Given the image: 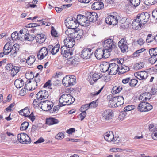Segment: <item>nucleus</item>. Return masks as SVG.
Here are the masks:
<instances>
[{"mask_svg": "<svg viewBox=\"0 0 157 157\" xmlns=\"http://www.w3.org/2000/svg\"><path fill=\"white\" fill-rule=\"evenodd\" d=\"M75 99L71 94H64L61 95L59 99V106L61 107L70 105L73 103Z\"/></svg>", "mask_w": 157, "mask_h": 157, "instance_id": "obj_1", "label": "nucleus"}, {"mask_svg": "<svg viewBox=\"0 0 157 157\" xmlns=\"http://www.w3.org/2000/svg\"><path fill=\"white\" fill-rule=\"evenodd\" d=\"M67 27L68 29L65 31V33L70 38L72 39V40L77 37H81V35L78 33V31H80V29L78 28V27L76 28L75 26Z\"/></svg>", "mask_w": 157, "mask_h": 157, "instance_id": "obj_2", "label": "nucleus"}, {"mask_svg": "<svg viewBox=\"0 0 157 157\" xmlns=\"http://www.w3.org/2000/svg\"><path fill=\"white\" fill-rule=\"evenodd\" d=\"M121 18L120 15L115 13L113 15L108 16L105 18V21L107 24L115 25L117 24L118 20Z\"/></svg>", "mask_w": 157, "mask_h": 157, "instance_id": "obj_3", "label": "nucleus"}, {"mask_svg": "<svg viewBox=\"0 0 157 157\" xmlns=\"http://www.w3.org/2000/svg\"><path fill=\"white\" fill-rule=\"evenodd\" d=\"M153 108L152 105L147 102L143 101L141 102L138 106V110L141 112H148Z\"/></svg>", "mask_w": 157, "mask_h": 157, "instance_id": "obj_4", "label": "nucleus"}, {"mask_svg": "<svg viewBox=\"0 0 157 157\" xmlns=\"http://www.w3.org/2000/svg\"><path fill=\"white\" fill-rule=\"evenodd\" d=\"M19 113L21 115L25 117H27L30 119L32 122L34 121L35 119L33 112H31L30 114L29 109L28 107H26L24 109L19 111Z\"/></svg>", "mask_w": 157, "mask_h": 157, "instance_id": "obj_5", "label": "nucleus"}, {"mask_svg": "<svg viewBox=\"0 0 157 157\" xmlns=\"http://www.w3.org/2000/svg\"><path fill=\"white\" fill-rule=\"evenodd\" d=\"M150 17V15L147 12H144L138 14L136 16V20L138 21H140L142 23L143 25H144L148 21Z\"/></svg>", "mask_w": 157, "mask_h": 157, "instance_id": "obj_6", "label": "nucleus"}, {"mask_svg": "<svg viewBox=\"0 0 157 157\" xmlns=\"http://www.w3.org/2000/svg\"><path fill=\"white\" fill-rule=\"evenodd\" d=\"M17 139L19 142L23 144H28L31 142L30 138L27 134L24 133H21L18 134Z\"/></svg>", "mask_w": 157, "mask_h": 157, "instance_id": "obj_7", "label": "nucleus"}, {"mask_svg": "<svg viewBox=\"0 0 157 157\" xmlns=\"http://www.w3.org/2000/svg\"><path fill=\"white\" fill-rule=\"evenodd\" d=\"M40 103L41 108L44 111H48L51 110L54 106L53 102L48 100L43 101Z\"/></svg>", "mask_w": 157, "mask_h": 157, "instance_id": "obj_8", "label": "nucleus"}, {"mask_svg": "<svg viewBox=\"0 0 157 157\" xmlns=\"http://www.w3.org/2000/svg\"><path fill=\"white\" fill-rule=\"evenodd\" d=\"M94 52L90 48H85L81 52L80 56L83 59H87L91 58Z\"/></svg>", "mask_w": 157, "mask_h": 157, "instance_id": "obj_9", "label": "nucleus"}, {"mask_svg": "<svg viewBox=\"0 0 157 157\" xmlns=\"http://www.w3.org/2000/svg\"><path fill=\"white\" fill-rule=\"evenodd\" d=\"M104 137L105 139L109 142H115L117 140L116 137H114L113 132L112 131H108L105 132L104 135Z\"/></svg>", "mask_w": 157, "mask_h": 157, "instance_id": "obj_10", "label": "nucleus"}, {"mask_svg": "<svg viewBox=\"0 0 157 157\" xmlns=\"http://www.w3.org/2000/svg\"><path fill=\"white\" fill-rule=\"evenodd\" d=\"M104 48L112 50L113 48H115L116 44L114 43L113 40L111 39H108L104 40L103 42Z\"/></svg>", "mask_w": 157, "mask_h": 157, "instance_id": "obj_11", "label": "nucleus"}, {"mask_svg": "<svg viewBox=\"0 0 157 157\" xmlns=\"http://www.w3.org/2000/svg\"><path fill=\"white\" fill-rule=\"evenodd\" d=\"M114 113L113 110L107 109L104 110L102 114L103 118L106 121L111 119L114 117Z\"/></svg>", "mask_w": 157, "mask_h": 157, "instance_id": "obj_12", "label": "nucleus"}, {"mask_svg": "<svg viewBox=\"0 0 157 157\" xmlns=\"http://www.w3.org/2000/svg\"><path fill=\"white\" fill-rule=\"evenodd\" d=\"M61 53L63 56L66 57L67 58L69 56L73 54L72 49H70L67 47V46H63L60 48Z\"/></svg>", "mask_w": 157, "mask_h": 157, "instance_id": "obj_13", "label": "nucleus"}, {"mask_svg": "<svg viewBox=\"0 0 157 157\" xmlns=\"http://www.w3.org/2000/svg\"><path fill=\"white\" fill-rule=\"evenodd\" d=\"M109 74L110 75H114L119 72V66L115 63H111L109 65Z\"/></svg>", "mask_w": 157, "mask_h": 157, "instance_id": "obj_14", "label": "nucleus"}, {"mask_svg": "<svg viewBox=\"0 0 157 157\" xmlns=\"http://www.w3.org/2000/svg\"><path fill=\"white\" fill-rule=\"evenodd\" d=\"M118 45L121 52L124 53L128 49V46L125 38H122L118 42Z\"/></svg>", "mask_w": 157, "mask_h": 157, "instance_id": "obj_15", "label": "nucleus"}, {"mask_svg": "<svg viewBox=\"0 0 157 157\" xmlns=\"http://www.w3.org/2000/svg\"><path fill=\"white\" fill-rule=\"evenodd\" d=\"M116 98L112 94L108 95L107 97V99L108 101V105L110 107L116 108Z\"/></svg>", "mask_w": 157, "mask_h": 157, "instance_id": "obj_16", "label": "nucleus"}, {"mask_svg": "<svg viewBox=\"0 0 157 157\" xmlns=\"http://www.w3.org/2000/svg\"><path fill=\"white\" fill-rule=\"evenodd\" d=\"M66 21L65 22V25L66 27H71L75 26L76 28L78 27L76 25H72L71 24H74L75 25H77V22L78 20L77 18L76 19L73 17H69L66 20Z\"/></svg>", "mask_w": 157, "mask_h": 157, "instance_id": "obj_17", "label": "nucleus"}, {"mask_svg": "<svg viewBox=\"0 0 157 157\" xmlns=\"http://www.w3.org/2000/svg\"><path fill=\"white\" fill-rule=\"evenodd\" d=\"M86 15L87 19L91 22H94L98 20L97 14L95 12H88Z\"/></svg>", "mask_w": 157, "mask_h": 157, "instance_id": "obj_18", "label": "nucleus"}, {"mask_svg": "<svg viewBox=\"0 0 157 157\" xmlns=\"http://www.w3.org/2000/svg\"><path fill=\"white\" fill-rule=\"evenodd\" d=\"M48 96V93L46 90H44L39 91L36 95V98L40 100L47 98Z\"/></svg>", "mask_w": 157, "mask_h": 157, "instance_id": "obj_19", "label": "nucleus"}, {"mask_svg": "<svg viewBox=\"0 0 157 157\" xmlns=\"http://www.w3.org/2000/svg\"><path fill=\"white\" fill-rule=\"evenodd\" d=\"M80 61V59L77 56H75L69 58L67 61V64L72 66L77 65Z\"/></svg>", "mask_w": 157, "mask_h": 157, "instance_id": "obj_20", "label": "nucleus"}, {"mask_svg": "<svg viewBox=\"0 0 157 157\" xmlns=\"http://www.w3.org/2000/svg\"><path fill=\"white\" fill-rule=\"evenodd\" d=\"M104 5L102 2L100 1L96 2L91 5V8L94 10H100L104 8Z\"/></svg>", "mask_w": 157, "mask_h": 157, "instance_id": "obj_21", "label": "nucleus"}, {"mask_svg": "<svg viewBox=\"0 0 157 157\" xmlns=\"http://www.w3.org/2000/svg\"><path fill=\"white\" fill-rule=\"evenodd\" d=\"M104 48H100L97 49L95 52L94 55L95 57L98 60H100L104 58Z\"/></svg>", "mask_w": 157, "mask_h": 157, "instance_id": "obj_22", "label": "nucleus"}, {"mask_svg": "<svg viewBox=\"0 0 157 157\" xmlns=\"http://www.w3.org/2000/svg\"><path fill=\"white\" fill-rule=\"evenodd\" d=\"M37 42L40 44L44 42L46 38V36L44 34H38L34 36Z\"/></svg>", "mask_w": 157, "mask_h": 157, "instance_id": "obj_23", "label": "nucleus"}, {"mask_svg": "<svg viewBox=\"0 0 157 157\" xmlns=\"http://www.w3.org/2000/svg\"><path fill=\"white\" fill-rule=\"evenodd\" d=\"M136 74L138 76L137 78L140 80L145 79L147 77V73L145 71L138 72Z\"/></svg>", "mask_w": 157, "mask_h": 157, "instance_id": "obj_24", "label": "nucleus"}, {"mask_svg": "<svg viewBox=\"0 0 157 157\" xmlns=\"http://www.w3.org/2000/svg\"><path fill=\"white\" fill-rule=\"evenodd\" d=\"M132 25L133 29H135L136 30L139 29L141 28L142 26H143L142 23L140 22V21H137L136 20V19H134L133 21Z\"/></svg>", "mask_w": 157, "mask_h": 157, "instance_id": "obj_25", "label": "nucleus"}, {"mask_svg": "<svg viewBox=\"0 0 157 157\" xmlns=\"http://www.w3.org/2000/svg\"><path fill=\"white\" fill-rule=\"evenodd\" d=\"M46 124L49 125H52L58 123L59 121L56 119L50 117L46 119Z\"/></svg>", "mask_w": 157, "mask_h": 157, "instance_id": "obj_26", "label": "nucleus"}, {"mask_svg": "<svg viewBox=\"0 0 157 157\" xmlns=\"http://www.w3.org/2000/svg\"><path fill=\"white\" fill-rule=\"evenodd\" d=\"M77 18L78 20L77 23H78L79 24H80L81 25H82V23H83L84 24L85 22V20L87 19V16H86L81 14L78 15Z\"/></svg>", "mask_w": 157, "mask_h": 157, "instance_id": "obj_27", "label": "nucleus"}, {"mask_svg": "<svg viewBox=\"0 0 157 157\" xmlns=\"http://www.w3.org/2000/svg\"><path fill=\"white\" fill-rule=\"evenodd\" d=\"M98 74L94 73L90 77V78L89 79V82L91 84H94L95 82L97 81L98 79H99L101 77Z\"/></svg>", "mask_w": 157, "mask_h": 157, "instance_id": "obj_28", "label": "nucleus"}, {"mask_svg": "<svg viewBox=\"0 0 157 157\" xmlns=\"http://www.w3.org/2000/svg\"><path fill=\"white\" fill-rule=\"evenodd\" d=\"M14 84L17 88H20L24 85V82L22 79L19 78L15 80Z\"/></svg>", "mask_w": 157, "mask_h": 157, "instance_id": "obj_29", "label": "nucleus"}, {"mask_svg": "<svg viewBox=\"0 0 157 157\" xmlns=\"http://www.w3.org/2000/svg\"><path fill=\"white\" fill-rule=\"evenodd\" d=\"M116 98V106L117 107L120 106L122 105L124 102V100L123 97L122 96H118L115 97Z\"/></svg>", "mask_w": 157, "mask_h": 157, "instance_id": "obj_30", "label": "nucleus"}, {"mask_svg": "<svg viewBox=\"0 0 157 157\" xmlns=\"http://www.w3.org/2000/svg\"><path fill=\"white\" fill-rule=\"evenodd\" d=\"M119 70H120L119 71L118 74L120 75L123 74L128 71L130 70V68L128 67L123 65L119 67Z\"/></svg>", "mask_w": 157, "mask_h": 157, "instance_id": "obj_31", "label": "nucleus"}, {"mask_svg": "<svg viewBox=\"0 0 157 157\" xmlns=\"http://www.w3.org/2000/svg\"><path fill=\"white\" fill-rule=\"evenodd\" d=\"M140 2V0H130L129 5L133 8L138 6Z\"/></svg>", "mask_w": 157, "mask_h": 157, "instance_id": "obj_32", "label": "nucleus"}, {"mask_svg": "<svg viewBox=\"0 0 157 157\" xmlns=\"http://www.w3.org/2000/svg\"><path fill=\"white\" fill-rule=\"evenodd\" d=\"M67 39L64 40V46H67V47H68V48L72 49V48L75 44V41L74 40L70 41V39L69 40V41H67Z\"/></svg>", "mask_w": 157, "mask_h": 157, "instance_id": "obj_33", "label": "nucleus"}, {"mask_svg": "<svg viewBox=\"0 0 157 157\" xmlns=\"http://www.w3.org/2000/svg\"><path fill=\"white\" fill-rule=\"evenodd\" d=\"M69 80H70L69 76L67 75L65 77H64L62 80L63 84L66 87L70 86Z\"/></svg>", "mask_w": 157, "mask_h": 157, "instance_id": "obj_34", "label": "nucleus"}, {"mask_svg": "<svg viewBox=\"0 0 157 157\" xmlns=\"http://www.w3.org/2000/svg\"><path fill=\"white\" fill-rule=\"evenodd\" d=\"M109 63L108 62H104L103 63L102 66H101V71L105 73L108 70H109Z\"/></svg>", "mask_w": 157, "mask_h": 157, "instance_id": "obj_35", "label": "nucleus"}, {"mask_svg": "<svg viewBox=\"0 0 157 157\" xmlns=\"http://www.w3.org/2000/svg\"><path fill=\"white\" fill-rule=\"evenodd\" d=\"M21 67L17 66H13L11 72L12 76H15L20 71Z\"/></svg>", "mask_w": 157, "mask_h": 157, "instance_id": "obj_36", "label": "nucleus"}, {"mask_svg": "<svg viewBox=\"0 0 157 157\" xmlns=\"http://www.w3.org/2000/svg\"><path fill=\"white\" fill-rule=\"evenodd\" d=\"M36 59L33 55H31L29 56L26 60V63L29 65H31L33 64L35 61Z\"/></svg>", "mask_w": 157, "mask_h": 157, "instance_id": "obj_37", "label": "nucleus"}, {"mask_svg": "<svg viewBox=\"0 0 157 157\" xmlns=\"http://www.w3.org/2000/svg\"><path fill=\"white\" fill-rule=\"evenodd\" d=\"M142 97L145 101H148L149 100L151 97V94L149 92H145L143 93L142 94Z\"/></svg>", "mask_w": 157, "mask_h": 157, "instance_id": "obj_38", "label": "nucleus"}, {"mask_svg": "<svg viewBox=\"0 0 157 157\" xmlns=\"http://www.w3.org/2000/svg\"><path fill=\"white\" fill-rule=\"evenodd\" d=\"M59 46V45L58 44H56L54 47L52 45H49L48 46L47 48V50L48 51H49L50 50L51 53L53 55H55V53H54V49L55 48H57L58 47L57 46Z\"/></svg>", "mask_w": 157, "mask_h": 157, "instance_id": "obj_39", "label": "nucleus"}, {"mask_svg": "<svg viewBox=\"0 0 157 157\" xmlns=\"http://www.w3.org/2000/svg\"><path fill=\"white\" fill-rule=\"evenodd\" d=\"M149 52L150 56H157V47L149 49Z\"/></svg>", "mask_w": 157, "mask_h": 157, "instance_id": "obj_40", "label": "nucleus"}, {"mask_svg": "<svg viewBox=\"0 0 157 157\" xmlns=\"http://www.w3.org/2000/svg\"><path fill=\"white\" fill-rule=\"evenodd\" d=\"M51 29V33L52 36L55 37H57L59 36V34H58L56 30L55 29L53 26H52Z\"/></svg>", "mask_w": 157, "mask_h": 157, "instance_id": "obj_41", "label": "nucleus"}, {"mask_svg": "<svg viewBox=\"0 0 157 157\" xmlns=\"http://www.w3.org/2000/svg\"><path fill=\"white\" fill-rule=\"evenodd\" d=\"M144 2L146 5H150L157 3V0H144Z\"/></svg>", "mask_w": 157, "mask_h": 157, "instance_id": "obj_42", "label": "nucleus"}, {"mask_svg": "<svg viewBox=\"0 0 157 157\" xmlns=\"http://www.w3.org/2000/svg\"><path fill=\"white\" fill-rule=\"evenodd\" d=\"M104 48V51L105 52H104V58H107L109 57L110 56V52L112 50H109V49H107L105 48Z\"/></svg>", "mask_w": 157, "mask_h": 157, "instance_id": "obj_43", "label": "nucleus"}, {"mask_svg": "<svg viewBox=\"0 0 157 157\" xmlns=\"http://www.w3.org/2000/svg\"><path fill=\"white\" fill-rule=\"evenodd\" d=\"M29 125V124L28 122L25 121L22 123L21 125L20 129L21 130H26Z\"/></svg>", "mask_w": 157, "mask_h": 157, "instance_id": "obj_44", "label": "nucleus"}, {"mask_svg": "<svg viewBox=\"0 0 157 157\" xmlns=\"http://www.w3.org/2000/svg\"><path fill=\"white\" fill-rule=\"evenodd\" d=\"M151 57L149 58V62L152 64L155 63L157 61V56H151Z\"/></svg>", "mask_w": 157, "mask_h": 157, "instance_id": "obj_45", "label": "nucleus"}, {"mask_svg": "<svg viewBox=\"0 0 157 157\" xmlns=\"http://www.w3.org/2000/svg\"><path fill=\"white\" fill-rule=\"evenodd\" d=\"M20 34L16 31L13 32L11 34V37L13 40H16L17 39L19 40Z\"/></svg>", "mask_w": 157, "mask_h": 157, "instance_id": "obj_46", "label": "nucleus"}, {"mask_svg": "<svg viewBox=\"0 0 157 157\" xmlns=\"http://www.w3.org/2000/svg\"><path fill=\"white\" fill-rule=\"evenodd\" d=\"M135 108V106L134 105H128L124 109V111H128L133 110Z\"/></svg>", "mask_w": 157, "mask_h": 157, "instance_id": "obj_47", "label": "nucleus"}, {"mask_svg": "<svg viewBox=\"0 0 157 157\" xmlns=\"http://www.w3.org/2000/svg\"><path fill=\"white\" fill-rule=\"evenodd\" d=\"M70 80H69V83L70 86H72L75 85L76 82V78L74 77H72V76L70 77L69 76Z\"/></svg>", "mask_w": 157, "mask_h": 157, "instance_id": "obj_48", "label": "nucleus"}, {"mask_svg": "<svg viewBox=\"0 0 157 157\" xmlns=\"http://www.w3.org/2000/svg\"><path fill=\"white\" fill-rule=\"evenodd\" d=\"M40 25L37 23H32L28 24L26 27L29 28H34L36 27H39L40 28Z\"/></svg>", "mask_w": 157, "mask_h": 157, "instance_id": "obj_49", "label": "nucleus"}, {"mask_svg": "<svg viewBox=\"0 0 157 157\" xmlns=\"http://www.w3.org/2000/svg\"><path fill=\"white\" fill-rule=\"evenodd\" d=\"M149 130L151 132H153L157 130V125L156 124H151L149 126Z\"/></svg>", "mask_w": 157, "mask_h": 157, "instance_id": "obj_50", "label": "nucleus"}, {"mask_svg": "<svg viewBox=\"0 0 157 157\" xmlns=\"http://www.w3.org/2000/svg\"><path fill=\"white\" fill-rule=\"evenodd\" d=\"M137 83V80L136 79H132L131 80L130 82H129L128 85L130 87H133L135 86Z\"/></svg>", "mask_w": 157, "mask_h": 157, "instance_id": "obj_51", "label": "nucleus"}, {"mask_svg": "<svg viewBox=\"0 0 157 157\" xmlns=\"http://www.w3.org/2000/svg\"><path fill=\"white\" fill-rule=\"evenodd\" d=\"M40 100L39 99H34L33 101V105L35 108L38 107L40 106Z\"/></svg>", "mask_w": 157, "mask_h": 157, "instance_id": "obj_52", "label": "nucleus"}, {"mask_svg": "<svg viewBox=\"0 0 157 157\" xmlns=\"http://www.w3.org/2000/svg\"><path fill=\"white\" fill-rule=\"evenodd\" d=\"M64 137V134L61 132H59L56 136L55 138L58 140L63 139Z\"/></svg>", "mask_w": 157, "mask_h": 157, "instance_id": "obj_53", "label": "nucleus"}, {"mask_svg": "<svg viewBox=\"0 0 157 157\" xmlns=\"http://www.w3.org/2000/svg\"><path fill=\"white\" fill-rule=\"evenodd\" d=\"M90 108V106L89 104H86L82 106L80 108V110L81 111L87 110Z\"/></svg>", "mask_w": 157, "mask_h": 157, "instance_id": "obj_54", "label": "nucleus"}, {"mask_svg": "<svg viewBox=\"0 0 157 157\" xmlns=\"http://www.w3.org/2000/svg\"><path fill=\"white\" fill-rule=\"evenodd\" d=\"M10 46L12 47L11 44L10 43H7L4 46L3 51L4 50H9L10 49Z\"/></svg>", "mask_w": 157, "mask_h": 157, "instance_id": "obj_55", "label": "nucleus"}, {"mask_svg": "<svg viewBox=\"0 0 157 157\" xmlns=\"http://www.w3.org/2000/svg\"><path fill=\"white\" fill-rule=\"evenodd\" d=\"M86 115V113L85 110L82 111V112L79 114V116L81 121H82L85 118Z\"/></svg>", "mask_w": 157, "mask_h": 157, "instance_id": "obj_56", "label": "nucleus"}, {"mask_svg": "<svg viewBox=\"0 0 157 157\" xmlns=\"http://www.w3.org/2000/svg\"><path fill=\"white\" fill-rule=\"evenodd\" d=\"M13 65L12 63H9L7 64L5 67L6 70L8 71L11 70V71L13 69Z\"/></svg>", "mask_w": 157, "mask_h": 157, "instance_id": "obj_57", "label": "nucleus"}, {"mask_svg": "<svg viewBox=\"0 0 157 157\" xmlns=\"http://www.w3.org/2000/svg\"><path fill=\"white\" fill-rule=\"evenodd\" d=\"M40 51L42 52L41 53L44 54V56H46L48 53V52L47 50V48L46 47L42 48L40 50Z\"/></svg>", "mask_w": 157, "mask_h": 157, "instance_id": "obj_58", "label": "nucleus"}, {"mask_svg": "<svg viewBox=\"0 0 157 157\" xmlns=\"http://www.w3.org/2000/svg\"><path fill=\"white\" fill-rule=\"evenodd\" d=\"M51 80H48L44 85L43 87L44 88H46L48 86H49L48 88H49V87L50 86L52 85V84L51 83Z\"/></svg>", "mask_w": 157, "mask_h": 157, "instance_id": "obj_59", "label": "nucleus"}, {"mask_svg": "<svg viewBox=\"0 0 157 157\" xmlns=\"http://www.w3.org/2000/svg\"><path fill=\"white\" fill-rule=\"evenodd\" d=\"M122 89H112L111 93L112 94V95L116 94H117L119 93L121 90Z\"/></svg>", "mask_w": 157, "mask_h": 157, "instance_id": "obj_60", "label": "nucleus"}, {"mask_svg": "<svg viewBox=\"0 0 157 157\" xmlns=\"http://www.w3.org/2000/svg\"><path fill=\"white\" fill-rule=\"evenodd\" d=\"M152 137L155 140H157V130L154 131L152 133Z\"/></svg>", "mask_w": 157, "mask_h": 157, "instance_id": "obj_61", "label": "nucleus"}, {"mask_svg": "<svg viewBox=\"0 0 157 157\" xmlns=\"http://www.w3.org/2000/svg\"><path fill=\"white\" fill-rule=\"evenodd\" d=\"M14 105L15 104L14 103L11 104L8 107L5 109V110L6 112L11 111L12 110V108L13 107Z\"/></svg>", "mask_w": 157, "mask_h": 157, "instance_id": "obj_62", "label": "nucleus"}, {"mask_svg": "<svg viewBox=\"0 0 157 157\" xmlns=\"http://www.w3.org/2000/svg\"><path fill=\"white\" fill-rule=\"evenodd\" d=\"M89 104L90 107L91 108H95L98 105V103L96 101H93L89 103Z\"/></svg>", "mask_w": 157, "mask_h": 157, "instance_id": "obj_63", "label": "nucleus"}, {"mask_svg": "<svg viewBox=\"0 0 157 157\" xmlns=\"http://www.w3.org/2000/svg\"><path fill=\"white\" fill-rule=\"evenodd\" d=\"M144 66V63L143 62H140L136 64V67L139 69L143 68Z\"/></svg>", "mask_w": 157, "mask_h": 157, "instance_id": "obj_64", "label": "nucleus"}]
</instances>
